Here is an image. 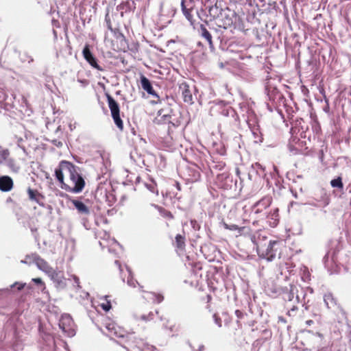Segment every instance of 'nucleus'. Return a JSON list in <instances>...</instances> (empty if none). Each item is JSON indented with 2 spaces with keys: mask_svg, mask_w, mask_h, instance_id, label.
Masks as SVG:
<instances>
[{
  "mask_svg": "<svg viewBox=\"0 0 351 351\" xmlns=\"http://www.w3.org/2000/svg\"><path fill=\"white\" fill-rule=\"evenodd\" d=\"M179 89L182 92V97L183 101L185 103H187L189 104H193V95H192V93L189 88V85L186 83L183 82L180 84Z\"/></svg>",
  "mask_w": 351,
  "mask_h": 351,
  "instance_id": "nucleus-12",
  "label": "nucleus"
},
{
  "mask_svg": "<svg viewBox=\"0 0 351 351\" xmlns=\"http://www.w3.org/2000/svg\"><path fill=\"white\" fill-rule=\"evenodd\" d=\"M71 202L79 213L85 215H88L90 214L89 208L82 202L77 199H73Z\"/></svg>",
  "mask_w": 351,
  "mask_h": 351,
  "instance_id": "nucleus-18",
  "label": "nucleus"
},
{
  "mask_svg": "<svg viewBox=\"0 0 351 351\" xmlns=\"http://www.w3.org/2000/svg\"><path fill=\"white\" fill-rule=\"evenodd\" d=\"M175 186L178 191H181V185L178 182H175Z\"/></svg>",
  "mask_w": 351,
  "mask_h": 351,
  "instance_id": "nucleus-38",
  "label": "nucleus"
},
{
  "mask_svg": "<svg viewBox=\"0 0 351 351\" xmlns=\"http://www.w3.org/2000/svg\"><path fill=\"white\" fill-rule=\"evenodd\" d=\"M218 189H219V186L217 184H215L214 186H210V191L214 197H217L219 195Z\"/></svg>",
  "mask_w": 351,
  "mask_h": 351,
  "instance_id": "nucleus-29",
  "label": "nucleus"
},
{
  "mask_svg": "<svg viewBox=\"0 0 351 351\" xmlns=\"http://www.w3.org/2000/svg\"><path fill=\"white\" fill-rule=\"evenodd\" d=\"M24 286H25V285H21V286H19V287H18V289H19V290H21L22 289H23Z\"/></svg>",
  "mask_w": 351,
  "mask_h": 351,
  "instance_id": "nucleus-42",
  "label": "nucleus"
},
{
  "mask_svg": "<svg viewBox=\"0 0 351 351\" xmlns=\"http://www.w3.org/2000/svg\"><path fill=\"white\" fill-rule=\"evenodd\" d=\"M10 156V152L8 149L0 147V164L6 160Z\"/></svg>",
  "mask_w": 351,
  "mask_h": 351,
  "instance_id": "nucleus-24",
  "label": "nucleus"
},
{
  "mask_svg": "<svg viewBox=\"0 0 351 351\" xmlns=\"http://www.w3.org/2000/svg\"><path fill=\"white\" fill-rule=\"evenodd\" d=\"M119 327V326L116 325L114 322H108L105 326L106 331H104V332L106 335L111 337L113 335V332L117 330Z\"/></svg>",
  "mask_w": 351,
  "mask_h": 351,
  "instance_id": "nucleus-21",
  "label": "nucleus"
},
{
  "mask_svg": "<svg viewBox=\"0 0 351 351\" xmlns=\"http://www.w3.org/2000/svg\"><path fill=\"white\" fill-rule=\"evenodd\" d=\"M32 282H35L36 284L41 285L43 287L42 291L43 292L45 291V290L46 289V286H45V282L42 280L41 278H32Z\"/></svg>",
  "mask_w": 351,
  "mask_h": 351,
  "instance_id": "nucleus-31",
  "label": "nucleus"
},
{
  "mask_svg": "<svg viewBox=\"0 0 351 351\" xmlns=\"http://www.w3.org/2000/svg\"><path fill=\"white\" fill-rule=\"evenodd\" d=\"M12 179L8 176H3L0 177V190L1 191L7 192L10 191L13 187Z\"/></svg>",
  "mask_w": 351,
  "mask_h": 351,
  "instance_id": "nucleus-14",
  "label": "nucleus"
},
{
  "mask_svg": "<svg viewBox=\"0 0 351 351\" xmlns=\"http://www.w3.org/2000/svg\"><path fill=\"white\" fill-rule=\"evenodd\" d=\"M199 33L201 36L206 39V40L208 43L210 49L211 50L214 49V45L212 41V36L210 32L206 28L204 25H200L199 27Z\"/></svg>",
  "mask_w": 351,
  "mask_h": 351,
  "instance_id": "nucleus-17",
  "label": "nucleus"
},
{
  "mask_svg": "<svg viewBox=\"0 0 351 351\" xmlns=\"http://www.w3.org/2000/svg\"><path fill=\"white\" fill-rule=\"evenodd\" d=\"M155 314L153 312H149L147 315H143L141 316V319L145 322H150L154 319Z\"/></svg>",
  "mask_w": 351,
  "mask_h": 351,
  "instance_id": "nucleus-27",
  "label": "nucleus"
},
{
  "mask_svg": "<svg viewBox=\"0 0 351 351\" xmlns=\"http://www.w3.org/2000/svg\"><path fill=\"white\" fill-rule=\"evenodd\" d=\"M191 348L193 350V351H202L204 348V346H202L200 344H198L197 343H194L193 344H191Z\"/></svg>",
  "mask_w": 351,
  "mask_h": 351,
  "instance_id": "nucleus-33",
  "label": "nucleus"
},
{
  "mask_svg": "<svg viewBox=\"0 0 351 351\" xmlns=\"http://www.w3.org/2000/svg\"><path fill=\"white\" fill-rule=\"evenodd\" d=\"M111 337L128 338V336L123 329L119 327L117 330L113 332V335Z\"/></svg>",
  "mask_w": 351,
  "mask_h": 351,
  "instance_id": "nucleus-23",
  "label": "nucleus"
},
{
  "mask_svg": "<svg viewBox=\"0 0 351 351\" xmlns=\"http://www.w3.org/2000/svg\"><path fill=\"white\" fill-rule=\"evenodd\" d=\"M8 201H12V198H9V199H8Z\"/></svg>",
  "mask_w": 351,
  "mask_h": 351,
  "instance_id": "nucleus-44",
  "label": "nucleus"
},
{
  "mask_svg": "<svg viewBox=\"0 0 351 351\" xmlns=\"http://www.w3.org/2000/svg\"><path fill=\"white\" fill-rule=\"evenodd\" d=\"M27 258H31L34 263L36 265L38 268L45 274H48L51 271L52 267L48 264V263L42 258L38 254L36 253L32 254L31 255L27 256Z\"/></svg>",
  "mask_w": 351,
  "mask_h": 351,
  "instance_id": "nucleus-9",
  "label": "nucleus"
},
{
  "mask_svg": "<svg viewBox=\"0 0 351 351\" xmlns=\"http://www.w3.org/2000/svg\"><path fill=\"white\" fill-rule=\"evenodd\" d=\"M278 242L275 241H267L264 239L257 243L256 250L260 257L271 261L276 256V245Z\"/></svg>",
  "mask_w": 351,
  "mask_h": 351,
  "instance_id": "nucleus-3",
  "label": "nucleus"
},
{
  "mask_svg": "<svg viewBox=\"0 0 351 351\" xmlns=\"http://www.w3.org/2000/svg\"><path fill=\"white\" fill-rule=\"evenodd\" d=\"M182 11L191 25L195 28V25L199 23L197 19H200L197 10L195 8L194 0H182L181 2Z\"/></svg>",
  "mask_w": 351,
  "mask_h": 351,
  "instance_id": "nucleus-4",
  "label": "nucleus"
},
{
  "mask_svg": "<svg viewBox=\"0 0 351 351\" xmlns=\"http://www.w3.org/2000/svg\"><path fill=\"white\" fill-rule=\"evenodd\" d=\"M82 55L86 61L90 66L97 71H104V69L97 63V58L93 56L90 50L89 45L86 44L82 51Z\"/></svg>",
  "mask_w": 351,
  "mask_h": 351,
  "instance_id": "nucleus-8",
  "label": "nucleus"
},
{
  "mask_svg": "<svg viewBox=\"0 0 351 351\" xmlns=\"http://www.w3.org/2000/svg\"><path fill=\"white\" fill-rule=\"evenodd\" d=\"M173 245L175 247L176 252L177 253H183L185 251L186 248V237L184 233L183 234H176Z\"/></svg>",
  "mask_w": 351,
  "mask_h": 351,
  "instance_id": "nucleus-10",
  "label": "nucleus"
},
{
  "mask_svg": "<svg viewBox=\"0 0 351 351\" xmlns=\"http://www.w3.org/2000/svg\"><path fill=\"white\" fill-rule=\"evenodd\" d=\"M47 275L58 286L60 287L65 285V278L62 271H56L52 268Z\"/></svg>",
  "mask_w": 351,
  "mask_h": 351,
  "instance_id": "nucleus-13",
  "label": "nucleus"
},
{
  "mask_svg": "<svg viewBox=\"0 0 351 351\" xmlns=\"http://www.w3.org/2000/svg\"><path fill=\"white\" fill-rule=\"evenodd\" d=\"M330 184L332 187H337L339 189L343 188V183L341 182V178L339 177L337 179H334V180H331Z\"/></svg>",
  "mask_w": 351,
  "mask_h": 351,
  "instance_id": "nucleus-26",
  "label": "nucleus"
},
{
  "mask_svg": "<svg viewBox=\"0 0 351 351\" xmlns=\"http://www.w3.org/2000/svg\"><path fill=\"white\" fill-rule=\"evenodd\" d=\"M106 98L114 123L120 131H123L124 125L120 116L119 105L108 93L106 94Z\"/></svg>",
  "mask_w": 351,
  "mask_h": 351,
  "instance_id": "nucleus-6",
  "label": "nucleus"
},
{
  "mask_svg": "<svg viewBox=\"0 0 351 351\" xmlns=\"http://www.w3.org/2000/svg\"><path fill=\"white\" fill-rule=\"evenodd\" d=\"M134 1L132 0H126L125 1L122 2L119 8L121 10H124L125 12H130L135 8Z\"/></svg>",
  "mask_w": 351,
  "mask_h": 351,
  "instance_id": "nucleus-20",
  "label": "nucleus"
},
{
  "mask_svg": "<svg viewBox=\"0 0 351 351\" xmlns=\"http://www.w3.org/2000/svg\"><path fill=\"white\" fill-rule=\"evenodd\" d=\"M27 193H28L29 198L30 200L35 201L40 205H43V201L45 197L37 190H34L31 188H28Z\"/></svg>",
  "mask_w": 351,
  "mask_h": 351,
  "instance_id": "nucleus-15",
  "label": "nucleus"
},
{
  "mask_svg": "<svg viewBox=\"0 0 351 351\" xmlns=\"http://www.w3.org/2000/svg\"><path fill=\"white\" fill-rule=\"evenodd\" d=\"M108 298V296H106L104 301L99 304L101 308L105 311H108L112 308L110 300Z\"/></svg>",
  "mask_w": 351,
  "mask_h": 351,
  "instance_id": "nucleus-25",
  "label": "nucleus"
},
{
  "mask_svg": "<svg viewBox=\"0 0 351 351\" xmlns=\"http://www.w3.org/2000/svg\"><path fill=\"white\" fill-rule=\"evenodd\" d=\"M191 225L192 228L194 229V230H198L200 228V225L195 219L191 220Z\"/></svg>",
  "mask_w": 351,
  "mask_h": 351,
  "instance_id": "nucleus-35",
  "label": "nucleus"
},
{
  "mask_svg": "<svg viewBox=\"0 0 351 351\" xmlns=\"http://www.w3.org/2000/svg\"><path fill=\"white\" fill-rule=\"evenodd\" d=\"M55 176L60 183V187L70 193L82 192L86 184L80 167L67 160L60 162L55 169Z\"/></svg>",
  "mask_w": 351,
  "mask_h": 351,
  "instance_id": "nucleus-1",
  "label": "nucleus"
},
{
  "mask_svg": "<svg viewBox=\"0 0 351 351\" xmlns=\"http://www.w3.org/2000/svg\"><path fill=\"white\" fill-rule=\"evenodd\" d=\"M324 302L328 308H331L336 304V301L331 293H327L324 298Z\"/></svg>",
  "mask_w": 351,
  "mask_h": 351,
  "instance_id": "nucleus-22",
  "label": "nucleus"
},
{
  "mask_svg": "<svg viewBox=\"0 0 351 351\" xmlns=\"http://www.w3.org/2000/svg\"><path fill=\"white\" fill-rule=\"evenodd\" d=\"M115 264L120 268L121 267V264L118 261H115Z\"/></svg>",
  "mask_w": 351,
  "mask_h": 351,
  "instance_id": "nucleus-41",
  "label": "nucleus"
},
{
  "mask_svg": "<svg viewBox=\"0 0 351 351\" xmlns=\"http://www.w3.org/2000/svg\"><path fill=\"white\" fill-rule=\"evenodd\" d=\"M163 216L170 219H172L173 218V215H172V213L168 210L164 211Z\"/></svg>",
  "mask_w": 351,
  "mask_h": 351,
  "instance_id": "nucleus-36",
  "label": "nucleus"
},
{
  "mask_svg": "<svg viewBox=\"0 0 351 351\" xmlns=\"http://www.w3.org/2000/svg\"><path fill=\"white\" fill-rule=\"evenodd\" d=\"M147 295L145 296L147 298L152 300L153 302L159 304L162 302L164 300V296L160 293L156 292H146Z\"/></svg>",
  "mask_w": 351,
  "mask_h": 351,
  "instance_id": "nucleus-19",
  "label": "nucleus"
},
{
  "mask_svg": "<svg viewBox=\"0 0 351 351\" xmlns=\"http://www.w3.org/2000/svg\"><path fill=\"white\" fill-rule=\"evenodd\" d=\"M213 317H214V319L215 320V322L217 323L218 322V317H217V313H214L213 314Z\"/></svg>",
  "mask_w": 351,
  "mask_h": 351,
  "instance_id": "nucleus-39",
  "label": "nucleus"
},
{
  "mask_svg": "<svg viewBox=\"0 0 351 351\" xmlns=\"http://www.w3.org/2000/svg\"><path fill=\"white\" fill-rule=\"evenodd\" d=\"M127 283L129 286L132 287H136L137 285H138V282L137 280L133 278L132 276H131V274H129V276L128 278Z\"/></svg>",
  "mask_w": 351,
  "mask_h": 351,
  "instance_id": "nucleus-30",
  "label": "nucleus"
},
{
  "mask_svg": "<svg viewBox=\"0 0 351 351\" xmlns=\"http://www.w3.org/2000/svg\"><path fill=\"white\" fill-rule=\"evenodd\" d=\"M218 0H206L204 3V7L208 10V14L206 15V23L208 26L211 31H214L217 33L219 26L217 23V26H215L214 21L218 19L219 16V9L217 5Z\"/></svg>",
  "mask_w": 351,
  "mask_h": 351,
  "instance_id": "nucleus-2",
  "label": "nucleus"
},
{
  "mask_svg": "<svg viewBox=\"0 0 351 351\" xmlns=\"http://www.w3.org/2000/svg\"><path fill=\"white\" fill-rule=\"evenodd\" d=\"M191 270L184 282L191 287H197L202 281V265L199 262H193L191 263Z\"/></svg>",
  "mask_w": 351,
  "mask_h": 351,
  "instance_id": "nucleus-5",
  "label": "nucleus"
},
{
  "mask_svg": "<svg viewBox=\"0 0 351 351\" xmlns=\"http://www.w3.org/2000/svg\"><path fill=\"white\" fill-rule=\"evenodd\" d=\"M233 23V20L232 17H226L223 22V28L226 29L228 26H230Z\"/></svg>",
  "mask_w": 351,
  "mask_h": 351,
  "instance_id": "nucleus-34",
  "label": "nucleus"
},
{
  "mask_svg": "<svg viewBox=\"0 0 351 351\" xmlns=\"http://www.w3.org/2000/svg\"><path fill=\"white\" fill-rule=\"evenodd\" d=\"M74 325V322L72 317L69 315H62L59 321V327L68 337H73L75 335V330Z\"/></svg>",
  "mask_w": 351,
  "mask_h": 351,
  "instance_id": "nucleus-7",
  "label": "nucleus"
},
{
  "mask_svg": "<svg viewBox=\"0 0 351 351\" xmlns=\"http://www.w3.org/2000/svg\"><path fill=\"white\" fill-rule=\"evenodd\" d=\"M224 226L226 228H229L230 230H238L239 229V228L237 225H231L229 226L228 224L224 223Z\"/></svg>",
  "mask_w": 351,
  "mask_h": 351,
  "instance_id": "nucleus-37",
  "label": "nucleus"
},
{
  "mask_svg": "<svg viewBox=\"0 0 351 351\" xmlns=\"http://www.w3.org/2000/svg\"><path fill=\"white\" fill-rule=\"evenodd\" d=\"M109 29H110V30H112V27H111L110 24L109 25Z\"/></svg>",
  "mask_w": 351,
  "mask_h": 351,
  "instance_id": "nucleus-43",
  "label": "nucleus"
},
{
  "mask_svg": "<svg viewBox=\"0 0 351 351\" xmlns=\"http://www.w3.org/2000/svg\"><path fill=\"white\" fill-rule=\"evenodd\" d=\"M218 281L215 277H212L209 279L208 285L213 291L217 290Z\"/></svg>",
  "mask_w": 351,
  "mask_h": 351,
  "instance_id": "nucleus-28",
  "label": "nucleus"
},
{
  "mask_svg": "<svg viewBox=\"0 0 351 351\" xmlns=\"http://www.w3.org/2000/svg\"><path fill=\"white\" fill-rule=\"evenodd\" d=\"M147 188L152 193H157V190H156V183L152 182L151 183L149 184H145Z\"/></svg>",
  "mask_w": 351,
  "mask_h": 351,
  "instance_id": "nucleus-32",
  "label": "nucleus"
},
{
  "mask_svg": "<svg viewBox=\"0 0 351 351\" xmlns=\"http://www.w3.org/2000/svg\"><path fill=\"white\" fill-rule=\"evenodd\" d=\"M140 80L142 88L145 91H146L149 95H151L157 98L158 99H159V96L154 90L153 86L149 79H147L145 75H141Z\"/></svg>",
  "mask_w": 351,
  "mask_h": 351,
  "instance_id": "nucleus-11",
  "label": "nucleus"
},
{
  "mask_svg": "<svg viewBox=\"0 0 351 351\" xmlns=\"http://www.w3.org/2000/svg\"><path fill=\"white\" fill-rule=\"evenodd\" d=\"M306 324L308 326L311 325L313 324V321L312 320H308L306 322Z\"/></svg>",
  "mask_w": 351,
  "mask_h": 351,
  "instance_id": "nucleus-40",
  "label": "nucleus"
},
{
  "mask_svg": "<svg viewBox=\"0 0 351 351\" xmlns=\"http://www.w3.org/2000/svg\"><path fill=\"white\" fill-rule=\"evenodd\" d=\"M271 202V198L270 197H265L258 201L255 205L254 208H257L255 210V213H260L263 210V209H265L267 208Z\"/></svg>",
  "mask_w": 351,
  "mask_h": 351,
  "instance_id": "nucleus-16",
  "label": "nucleus"
}]
</instances>
